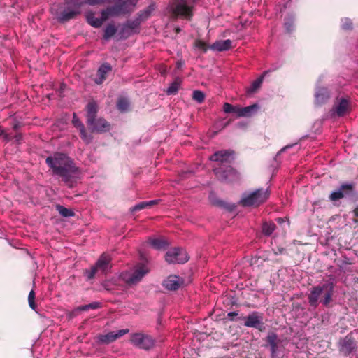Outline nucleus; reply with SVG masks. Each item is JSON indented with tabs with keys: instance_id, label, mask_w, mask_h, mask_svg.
<instances>
[{
	"instance_id": "obj_1",
	"label": "nucleus",
	"mask_w": 358,
	"mask_h": 358,
	"mask_svg": "<svg viewBox=\"0 0 358 358\" xmlns=\"http://www.w3.org/2000/svg\"><path fill=\"white\" fill-rule=\"evenodd\" d=\"M45 162L52 169L53 173L62 177L63 181L69 187L74 186L76 182L74 178L77 172V168L66 155L55 153L53 156L47 157Z\"/></svg>"
},
{
	"instance_id": "obj_2",
	"label": "nucleus",
	"mask_w": 358,
	"mask_h": 358,
	"mask_svg": "<svg viewBox=\"0 0 358 358\" xmlns=\"http://www.w3.org/2000/svg\"><path fill=\"white\" fill-rule=\"evenodd\" d=\"M209 159L220 163L219 166L213 169L218 180L224 182H229L238 178L236 171L230 165L234 160L233 151L226 150L217 151Z\"/></svg>"
},
{
	"instance_id": "obj_3",
	"label": "nucleus",
	"mask_w": 358,
	"mask_h": 358,
	"mask_svg": "<svg viewBox=\"0 0 358 358\" xmlns=\"http://www.w3.org/2000/svg\"><path fill=\"white\" fill-rule=\"evenodd\" d=\"M111 0H66L64 7L62 11L51 8L52 13L58 22L64 23L76 17L80 13V8L83 5L97 6L110 3Z\"/></svg>"
},
{
	"instance_id": "obj_4",
	"label": "nucleus",
	"mask_w": 358,
	"mask_h": 358,
	"mask_svg": "<svg viewBox=\"0 0 358 358\" xmlns=\"http://www.w3.org/2000/svg\"><path fill=\"white\" fill-rule=\"evenodd\" d=\"M334 285L333 282H327L313 287L308 294V300L310 306L317 308L319 302L328 306L332 300Z\"/></svg>"
},
{
	"instance_id": "obj_5",
	"label": "nucleus",
	"mask_w": 358,
	"mask_h": 358,
	"mask_svg": "<svg viewBox=\"0 0 358 358\" xmlns=\"http://www.w3.org/2000/svg\"><path fill=\"white\" fill-rule=\"evenodd\" d=\"M137 4V0H115L114 5L104 9L105 17H115L131 13Z\"/></svg>"
},
{
	"instance_id": "obj_6",
	"label": "nucleus",
	"mask_w": 358,
	"mask_h": 358,
	"mask_svg": "<svg viewBox=\"0 0 358 358\" xmlns=\"http://www.w3.org/2000/svg\"><path fill=\"white\" fill-rule=\"evenodd\" d=\"M199 0H173L168 10L174 17H184L189 19L192 15L194 5Z\"/></svg>"
},
{
	"instance_id": "obj_7",
	"label": "nucleus",
	"mask_w": 358,
	"mask_h": 358,
	"mask_svg": "<svg viewBox=\"0 0 358 358\" xmlns=\"http://www.w3.org/2000/svg\"><path fill=\"white\" fill-rule=\"evenodd\" d=\"M270 191L268 188L257 189L250 194H243L241 203L243 206H259L264 203L269 197Z\"/></svg>"
},
{
	"instance_id": "obj_8",
	"label": "nucleus",
	"mask_w": 358,
	"mask_h": 358,
	"mask_svg": "<svg viewBox=\"0 0 358 358\" xmlns=\"http://www.w3.org/2000/svg\"><path fill=\"white\" fill-rule=\"evenodd\" d=\"M148 271L145 266L141 265L133 269L122 272L119 278L127 285L132 286L138 283Z\"/></svg>"
},
{
	"instance_id": "obj_9",
	"label": "nucleus",
	"mask_w": 358,
	"mask_h": 358,
	"mask_svg": "<svg viewBox=\"0 0 358 358\" xmlns=\"http://www.w3.org/2000/svg\"><path fill=\"white\" fill-rule=\"evenodd\" d=\"M140 27L138 22L134 20H127L124 22L117 32L119 40H125L134 34L140 32Z\"/></svg>"
},
{
	"instance_id": "obj_10",
	"label": "nucleus",
	"mask_w": 358,
	"mask_h": 358,
	"mask_svg": "<svg viewBox=\"0 0 358 358\" xmlns=\"http://www.w3.org/2000/svg\"><path fill=\"white\" fill-rule=\"evenodd\" d=\"M165 259L169 264H184L188 261L189 257L184 249L174 248L166 253Z\"/></svg>"
},
{
	"instance_id": "obj_11",
	"label": "nucleus",
	"mask_w": 358,
	"mask_h": 358,
	"mask_svg": "<svg viewBox=\"0 0 358 358\" xmlns=\"http://www.w3.org/2000/svg\"><path fill=\"white\" fill-rule=\"evenodd\" d=\"M131 343L140 349L150 350L154 346L155 340L148 334L136 333L131 335Z\"/></svg>"
},
{
	"instance_id": "obj_12",
	"label": "nucleus",
	"mask_w": 358,
	"mask_h": 358,
	"mask_svg": "<svg viewBox=\"0 0 358 358\" xmlns=\"http://www.w3.org/2000/svg\"><path fill=\"white\" fill-rule=\"evenodd\" d=\"M244 325L247 327L255 328L259 330L262 329L263 317L262 315L257 312H252L247 317L243 318Z\"/></svg>"
},
{
	"instance_id": "obj_13",
	"label": "nucleus",
	"mask_w": 358,
	"mask_h": 358,
	"mask_svg": "<svg viewBox=\"0 0 358 358\" xmlns=\"http://www.w3.org/2000/svg\"><path fill=\"white\" fill-rule=\"evenodd\" d=\"M353 190V185L352 183H345L341 185L340 188L331 192L329 196V199L336 201L346 196H349L352 194Z\"/></svg>"
},
{
	"instance_id": "obj_14",
	"label": "nucleus",
	"mask_w": 358,
	"mask_h": 358,
	"mask_svg": "<svg viewBox=\"0 0 358 358\" xmlns=\"http://www.w3.org/2000/svg\"><path fill=\"white\" fill-rule=\"evenodd\" d=\"M129 332V329H120L115 331H110L106 334L99 335L98 336V341L100 343L108 344L110 343L117 338L122 337Z\"/></svg>"
},
{
	"instance_id": "obj_15",
	"label": "nucleus",
	"mask_w": 358,
	"mask_h": 358,
	"mask_svg": "<svg viewBox=\"0 0 358 358\" xmlns=\"http://www.w3.org/2000/svg\"><path fill=\"white\" fill-rule=\"evenodd\" d=\"M111 257L106 253H103L96 261L94 266L98 271H101L103 274L108 273L111 268Z\"/></svg>"
},
{
	"instance_id": "obj_16",
	"label": "nucleus",
	"mask_w": 358,
	"mask_h": 358,
	"mask_svg": "<svg viewBox=\"0 0 358 358\" xmlns=\"http://www.w3.org/2000/svg\"><path fill=\"white\" fill-rule=\"evenodd\" d=\"M104 9L101 11V17H96L95 13L93 11H88L85 13L86 20L89 24L94 28H99L102 26L104 21L107 20L109 17H105L103 15Z\"/></svg>"
},
{
	"instance_id": "obj_17",
	"label": "nucleus",
	"mask_w": 358,
	"mask_h": 358,
	"mask_svg": "<svg viewBox=\"0 0 358 358\" xmlns=\"http://www.w3.org/2000/svg\"><path fill=\"white\" fill-rule=\"evenodd\" d=\"M340 350L345 355H350L356 348L355 340L351 335L346 336L339 341Z\"/></svg>"
},
{
	"instance_id": "obj_18",
	"label": "nucleus",
	"mask_w": 358,
	"mask_h": 358,
	"mask_svg": "<svg viewBox=\"0 0 358 358\" xmlns=\"http://www.w3.org/2000/svg\"><path fill=\"white\" fill-rule=\"evenodd\" d=\"M93 132L103 133L110 129V124L103 118H95L92 124H87Z\"/></svg>"
},
{
	"instance_id": "obj_19",
	"label": "nucleus",
	"mask_w": 358,
	"mask_h": 358,
	"mask_svg": "<svg viewBox=\"0 0 358 358\" xmlns=\"http://www.w3.org/2000/svg\"><path fill=\"white\" fill-rule=\"evenodd\" d=\"M183 283V280L178 275H169L163 282V286L168 290H176Z\"/></svg>"
},
{
	"instance_id": "obj_20",
	"label": "nucleus",
	"mask_w": 358,
	"mask_h": 358,
	"mask_svg": "<svg viewBox=\"0 0 358 358\" xmlns=\"http://www.w3.org/2000/svg\"><path fill=\"white\" fill-rule=\"evenodd\" d=\"M349 107V102L345 98H341L338 103H336L331 110V113L334 115H336L338 117L343 116L347 112Z\"/></svg>"
},
{
	"instance_id": "obj_21",
	"label": "nucleus",
	"mask_w": 358,
	"mask_h": 358,
	"mask_svg": "<svg viewBox=\"0 0 358 358\" xmlns=\"http://www.w3.org/2000/svg\"><path fill=\"white\" fill-rule=\"evenodd\" d=\"M155 9V6L154 3L150 4L148 7L144 8L143 10L140 11L136 17L134 18L136 21H137L141 26V23L144 21L147 20L152 13V12Z\"/></svg>"
},
{
	"instance_id": "obj_22",
	"label": "nucleus",
	"mask_w": 358,
	"mask_h": 358,
	"mask_svg": "<svg viewBox=\"0 0 358 358\" xmlns=\"http://www.w3.org/2000/svg\"><path fill=\"white\" fill-rule=\"evenodd\" d=\"M72 123L75 127L79 129L82 139L87 143H90L91 141V137L87 135L84 124L79 120L76 113H73Z\"/></svg>"
},
{
	"instance_id": "obj_23",
	"label": "nucleus",
	"mask_w": 358,
	"mask_h": 358,
	"mask_svg": "<svg viewBox=\"0 0 358 358\" xmlns=\"http://www.w3.org/2000/svg\"><path fill=\"white\" fill-rule=\"evenodd\" d=\"M112 70L111 66L105 63L100 66L97 71V78H95L94 82L98 85H101L106 80V76Z\"/></svg>"
},
{
	"instance_id": "obj_24",
	"label": "nucleus",
	"mask_w": 358,
	"mask_h": 358,
	"mask_svg": "<svg viewBox=\"0 0 358 358\" xmlns=\"http://www.w3.org/2000/svg\"><path fill=\"white\" fill-rule=\"evenodd\" d=\"M266 342L270 345L271 357L275 358L278 350V335L274 332H269L266 336Z\"/></svg>"
},
{
	"instance_id": "obj_25",
	"label": "nucleus",
	"mask_w": 358,
	"mask_h": 358,
	"mask_svg": "<svg viewBox=\"0 0 358 358\" xmlns=\"http://www.w3.org/2000/svg\"><path fill=\"white\" fill-rule=\"evenodd\" d=\"M231 43L232 42L230 39L217 41L210 45V49L218 52L226 51L231 48Z\"/></svg>"
},
{
	"instance_id": "obj_26",
	"label": "nucleus",
	"mask_w": 358,
	"mask_h": 358,
	"mask_svg": "<svg viewBox=\"0 0 358 358\" xmlns=\"http://www.w3.org/2000/svg\"><path fill=\"white\" fill-rule=\"evenodd\" d=\"M258 109L259 105L257 103L243 108L238 107L237 115L238 117H250L255 113Z\"/></svg>"
},
{
	"instance_id": "obj_27",
	"label": "nucleus",
	"mask_w": 358,
	"mask_h": 358,
	"mask_svg": "<svg viewBox=\"0 0 358 358\" xmlns=\"http://www.w3.org/2000/svg\"><path fill=\"white\" fill-rule=\"evenodd\" d=\"M315 103L317 105H321L325 103L329 98V93L327 88L318 87L315 92Z\"/></svg>"
},
{
	"instance_id": "obj_28",
	"label": "nucleus",
	"mask_w": 358,
	"mask_h": 358,
	"mask_svg": "<svg viewBox=\"0 0 358 358\" xmlns=\"http://www.w3.org/2000/svg\"><path fill=\"white\" fill-rule=\"evenodd\" d=\"M98 111V106L95 101L90 102L87 106V124H92L93 122L94 119L96 118V115Z\"/></svg>"
},
{
	"instance_id": "obj_29",
	"label": "nucleus",
	"mask_w": 358,
	"mask_h": 358,
	"mask_svg": "<svg viewBox=\"0 0 358 358\" xmlns=\"http://www.w3.org/2000/svg\"><path fill=\"white\" fill-rule=\"evenodd\" d=\"M159 201L160 200H159V199H155V200H150V201L140 202V203L136 204L135 206H134L131 208V211L135 212V211L141 210L145 208H150L152 206H153L154 205L159 203Z\"/></svg>"
},
{
	"instance_id": "obj_30",
	"label": "nucleus",
	"mask_w": 358,
	"mask_h": 358,
	"mask_svg": "<svg viewBox=\"0 0 358 358\" xmlns=\"http://www.w3.org/2000/svg\"><path fill=\"white\" fill-rule=\"evenodd\" d=\"M150 245L156 250L165 249L169 243L163 238H149Z\"/></svg>"
},
{
	"instance_id": "obj_31",
	"label": "nucleus",
	"mask_w": 358,
	"mask_h": 358,
	"mask_svg": "<svg viewBox=\"0 0 358 358\" xmlns=\"http://www.w3.org/2000/svg\"><path fill=\"white\" fill-rule=\"evenodd\" d=\"M117 30L115 24H108L104 29L103 31V39L105 41H108L112 36H113Z\"/></svg>"
},
{
	"instance_id": "obj_32",
	"label": "nucleus",
	"mask_w": 358,
	"mask_h": 358,
	"mask_svg": "<svg viewBox=\"0 0 358 358\" xmlns=\"http://www.w3.org/2000/svg\"><path fill=\"white\" fill-rule=\"evenodd\" d=\"M56 210L62 216L64 217H70L74 216V212L71 209L67 208L63 206L57 205Z\"/></svg>"
},
{
	"instance_id": "obj_33",
	"label": "nucleus",
	"mask_w": 358,
	"mask_h": 358,
	"mask_svg": "<svg viewBox=\"0 0 358 358\" xmlns=\"http://www.w3.org/2000/svg\"><path fill=\"white\" fill-rule=\"evenodd\" d=\"M117 108L122 113L127 112L129 108V101L127 99L121 97L117 101Z\"/></svg>"
},
{
	"instance_id": "obj_34",
	"label": "nucleus",
	"mask_w": 358,
	"mask_h": 358,
	"mask_svg": "<svg viewBox=\"0 0 358 358\" xmlns=\"http://www.w3.org/2000/svg\"><path fill=\"white\" fill-rule=\"evenodd\" d=\"M263 82V76H261L254 80L250 87L247 90V92L248 94H252L255 92L261 86L262 83Z\"/></svg>"
},
{
	"instance_id": "obj_35",
	"label": "nucleus",
	"mask_w": 358,
	"mask_h": 358,
	"mask_svg": "<svg viewBox=\"0 0 358 358\" xmlns=\"http://www.w3.org/2000/svg\"><path fill=\"white\" fill-rule=\"evenodd\" d=\"M275 229V224L273 222H264L262 224V232L266 236H270Z\"/></svg>"
},
{
	"instance_id": "obj_36",
	"label": "nucleus",
	"mask_w": 358,
	"mask_h": 358,
	"mask_svg": "<svg viewBox=\"0 0 358 358\" xmlns=\"http://www.w3.org/2000/svg\"><path fill=\"white\" fill-rule=\"evenodd\" d=\"M294 17L292 15L285 18L284 25L287 31L291 32L294 29Z\"/></svg>"
},
{
	"instance_id": "obj_37",
	"label": "nucleus",
	"mask_w": 358,
	"mask_h": 358,
	"mask_svg": "<svg viewBox=\"0 0 358 358\" xmlns=\"http://www.w3.org/2000/svg\"><path fill=\"white\" fill-rule=\"evenodd\" d=\"M179 87H180V82H178L177 80L173 82L169 85V87L167 88V90H166L167 94H169V95L176 94L178 92Z\"/></svg>"
},
{
	"instance_id": "obj_38",
	"label": "nucleus",
	"mask_w": 358,
	"mask_h": 358,
	"mask_svg": "<svg viewBox=\"0 0 358 358\" xmlns=\"http://www.w3.org/2000/svg\"><path fill=\"white\" fill-rule=\"evenodd\" d=\"M192 99L199 103H201L205 99V94L202 91L194 90L192 94Z\"/></svg>"
},
{
	"instance_id": "obj_39",
	"label": "nucleus",
	"mask_w": 358,
	"mask_h": 358,
	"mask_svg": "<svg viewBox=\"0 0 358 358\" xmlns=\"http://www.w3.org/2000/svg\"><path fill=\"white\" fill-rule=\"evenodd\" d=\"M101 307V303L99 302H92L87 305H84L80 306L78 310H88L89 309H97Z\"/></svg>"
},
{
	"instance_id": "obj_40",
	"label": "nucleus",
	"mask_w": 358,
	"mask_h": 358,
	"mask_svg": "<svg viewBox=\"0 0 358 358\" xmlns=\"http://www.w3.org/2000/svg\"><path fill=\"white\" fill-rule=\"evenodd\" d=\"M238 107L234 106L229 103H224L223 105V110L226 113H236L237 115Z\"/></svg>"
},
{
	"instance_id": "obj_41",
	"label": "nucleus",
	"mask_w": 358,
	"mask_h": 358,
	"mask_svg": "<svg viewBox=\"0 0 358 358\" xmlns=\"http://www.w3.org/2000/svg\"><path fill=\"white\" fill-rule=\"evenodd\" d=\"M341 28L344 30H349L352 28V22L349 18H344L341 20Z\"/></svg>"
},
{
	"instance_id": "obj_42",
	"label": "nucleus",
	"mask_w": 358,
	"mask_h": 358,
	"mask_svg": "<svg viewBox=\"0 0 358 358\" xmlns=\"http://www.w3.org/2000/svg\"><path fill=\"white\" fill-rule=\"evenodd\" d=\"M97 271L98 270L94 266H93L90 270H86L85 271V275L87 280H91L94 278Z\"/></svg>"
},
{
	"instance_id": "obj_43",
	"label": "nucleus",
	"mask_w": 358,
	"mask_h": 358,
	"mask_svg": "<svg viewBox=\"0 0 358 358\" xmlns=\"http://www.w3.org/2000/svg\"><path fill=\"white\" fill-rule=\"evenodd\" d=\"M237 315L238 314L236 312H229L227 314V316H228V317L229 318L230 320H234V317L237 316Z\"/></svg>"
},
{
	"instance_id": "obj_44",
	"label": "nucleus",
	"mask_w": 358,
	"mask_h": 358,
	"mask_svg": "<svg viewBox=\"0 0 358 358\" xmlns=\"http://www.w3.org/2000/svg\"><path fill=\"white\" fill-rule=\"evenodd\" d=\"M293 146V145H287L284 148H282L276 155V157H278V155H280L282 152H285L287 149L288 148H290Z\"/></svg>"
},
{
	"instance_id": "obj_45",
	"label": "nucleus",
	"mask_w": 358,
	"mask_h": 358,
	"mask_svg": "<svg viewBox=\"0 0 358 358\" xmlns=\"http://www.w3.org/2000/svg\"><path fill=\"white\" fill-rule=\"evenodd\" d=\"M35 299V293L33 290H31L28 296V301H33Z\"/></svg>"
},
{
	"instance_id": "obj_46",
	"label": "nucleus",
	"mask_w": 358,
	"mask_h": 358,
	"mask_svg": "<svg viewBox=\"0 0 358 358\" xmlns=\"http://www.w3.org/2000/svg\"><path fill=\"white\" fill-rule=\"evenodd\" d=\"M28 302H29V305L30 308H31L32 310H36V303H35V302H34V300H33V301H28Z\"/></svg>"
},
{
	"instance_id": "obj_47",
	"label": "nucleus",
	"mask_w": 358,
	"mask_h": 358,
	"mask_svg": "<svg viewBox=\"0 0 358 358\" xmlns=\"http://www.w3.org/2000/svg\"><path fill=\"white\" fill-rule=\"evenodd\" d=\"M0 135L3 136V138H5V139L6 141H8V135L7 134L5 133V131L3 130H1V132H0Z\"/></svg>"
},
{
	"instance_id": "obj_48",
	"label": "nucleus",
	"mask_w": 358,
	"mask_h": 358,
	"mask_svg": "<svg viewBox=\"0 0 358 358\" xmlns=\"http://www.w3.org/2000/svg\"><path fill=\"white\" fill-rule=\"evenodd\" d=\"M277 221H278V223L281 224V223H282L284 222V220H283V218L279 217V218L277 219Z\"/></svg>"
},
{
	"instance_id": "obj_49",
	"label": "nucleus",
	"mask_w": 358,
	"mask_h": 358,
	"mask_svg": "<svg viewBox=\"0 0 358 358\" xmlns=\"http://www.w3.org/2000/svg\"><path fill=\"white\" fill-rule=\"evenodd\" d=\"M355 282L358 283V277L355 278Z\"/></svg>"
},
{
	"instance_id": "obj_50",
	"label": "nucleus",
	"mask_w": 358,
	"mask_h": 358,
	"mask_svg": "<svg viewBox=\"0 0 358 358\" xmlns=\"http://www.w3.org/2000/svg\"><path fill=\"white\" fill-rule=\"evenodd\" d=\"M176 31H177V32H179L180 31V29L177 28Z\"/></svg>"
},
{
	"instance_id": "obj_51",
	"label": "nucleus",
	"mask_w": 358,
	"mask_h": 358,
	"mask_svg": "<svg viewBox=\"0 0 358 358\" xmlns=\"http://www.w3.org/2000/svg\"><path fill=\"white\" fill-rule=\"evenodd\" d=\"M358 358V357H357Z\"/></svg>"
}]
</instances>
